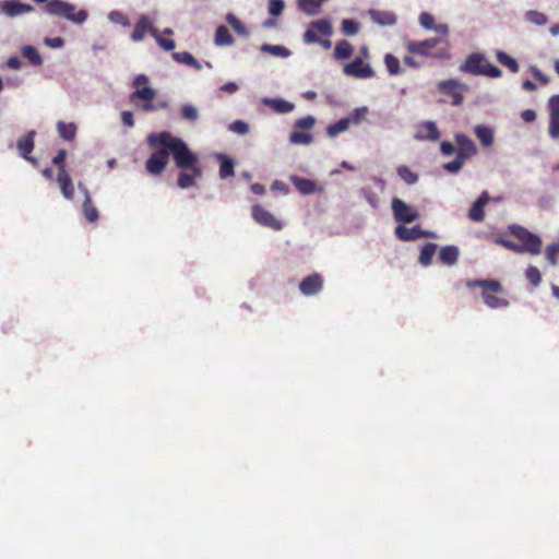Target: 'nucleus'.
Returning a JSON list of instances; mask_svg holds the SVG:
<instances>
[{
  "instance_id": "21",
  "label": "nucleus",
  "mask_w": 559,
  "mask_h": 559,
  "mask_svg": "<svg viewBox=\"0 0 559 559\" xmlns=\"http://www.w3.org/2000/svg\"><path fill=\"white\" fill-rule=\"evenodd\" d=\"M153 27L152 22L147 15H142L135 23L133 32L131 33V39L135 43L142 41L147 33L152 35Z\"/></svg>"
},
{
  "instance_id": "13",
  "label": "nucleus",
  "mask_w": 559,
  "mask_h": 559,
  "mask_svg": "<svg viewBox=\"0 0 559 559\" xmlns=\"http://www.w3.org/2000/svg\"><path fill=\"white\" fill-rule=\"evenodd\" d=\"M159 150L153 153L146 160L145 168L151 175H160L169 160L167 148L158 147Z\"/></svg>"
},
{
  "instance_id": "62",
  "label": "nucleus",
  "mask_w": 559,
  "mask_h": 559,
  "mask_svg": "<svg viewBox=\"0 0 559 559\" xmlns=\"http://www.w3.org/2000/svg\"><path fill=\"white\" fill-rule=\"evenodd\" d=\"M121 121L126 127L132 128L134 126L133 114L129 110L122 111Z\"/></svg>"
},
{
  "instance_id": "25",
  "label": "nucleus",
  "mask_w": 559,
  "mask_h": 559,
  "mask_svg": "<svg viewBox=\"0 0 559 559\" xmlns=\"http://www.w3.org/2000/svg\"><path fill=\"white\" fill-rule=\"evenodd\" d=\"M2 11L8 16H17L24 13H29L33 11V7L31 4L17 2V1H8L3 4Z\"/></svg>"
},
{
  "instance_id": "9",
  "label": "nucleus",
  "mask_w": 559,
  "mask_h": 559,
  "mask_svg": "<svg viewBox=\"0 0 559 559\" xmlns=\"http://www.w3.org/2000/svg\"><path fill=\"white\" fill-rule=\"evenodd\" d=\"M439 91L451 97V104L453 106H460L463 103V92L467 90V86L465 84L460 83L459 81L454 79L441 81L438 84Z\"/></svg>"
},
{
  "instance_id": "40",
  "label": "nucleus",
  "mask_w": 559,
  "mask_h": 559,
  "mask_svg": "<svg viewBox=\"0 0 559 559\" xmlns=\"http://www.w3.org/2000/svg\"><path fill=\"white\" fill-rule=\"evenodd\" d=\"M24 58H26L32 64L40 66L43 63V59L38 52V50L31 45L24 46L21 50Z\"/></svg>"
},
{
  "instance_id": "49",
  "label": "nucleus",
  "mask_w": 559,
  "mask_h": 559,
  "mask_svg": "<svg viewBox=\"0 0 559 559\" xmlns=\"http://www.w3.org/2000/svg\"><path fill=\"white\" fill-rule=\"evenodd\" d=\"M465 162V159L460 158V156L456 155L452 162L445 163L443 165V169L448 173L456 174L462 169Z\"/></svg>"
},
{
  "instance_id": "11",
  "label": "nucleus",
  "mask_w": 559,
  "mask_h": 559,
  "mask_svg": "<svg viewBox=\"0 0 559 559\" xmlns=\"http://www.w3.org/2000/svg\"><path fill=\"white\" fill-rule=\"evenodd\" d=\"M252 217L259 225L267 227L273 230H281L283 224L270 211L260 204L252 206Z\"/></svg>"
},
{
  "instance_id": "47",
  "label": "nucleus",
  "mask_w": 559,
  "mask_h": 559,
  "mask_svg": "<svg viewBox=\"0 0 559 559\" xmlns=\"http://www.w3.org/2000/svg\"><path fill=\"white\" fill-rule=\"evenodd\" d=\"M152 36L156 39L157 44L166 51L174 50L176 45L173 39L164 38L158 29H153Z\"/></svg>"
},
{
  "instance_id": "20",
  "label": "nucleus",
  "mask_w": 559,
  "mask_h": 559,
  "mask_svg": "<svg viewBox=\"0 0 559 559\" xmlns=\"http://www.w3.org/2000/svg\"><path fill=\"white\" fill-rule=\"evenodd\" d=\"M202 176V169L200 166L189 167L182 170L178 175L177 185L181 189H188L195 185V179Z\"/></svg>"
},
{
  "instance_id": "60",
  "label": "nucleus",
  "mask_w": 559,
  "mask_h": 559,
  "mask_svg": "<svg viewBox=\"0 0 559 559\" xmlns=\"http://www.w3.org/2000/svg\"><path fill=\"white\" fill-rule=\"evenodd\" d=\"M45 44L51 48H61L64 45V39L62 37H46Z\"/></svg>"
},
{
  "instance_id": "23",
  "label": "nucleus",
  "mask_w": 559,
  "mask_h": 559,
  "mask_svg": "<svg viewBox=\"0 0 559 559\" xmlns=\"http://www.w3.org/2000/svg\"><path fill=\"white\" fill-rule=\"evenodd\" d=\"M416 140L438 141L440 139V131L433 121H425L420 126V130L415 134Z\"/></svg>"
},
{
  "instance_id": "30",
  "label": "nucleus",
  "mask_w": 559,
  "mask_h": 559,
  "mask_svg": "<svg viewBox=\"0 0 559 559\" xmlns=\"http://www.w3.org/2000/svg\"><path fill=\"white\" fill-rule=\"evenodd\" d=\"M264 104L278 114H287L294 109V105L280 98H265Z\"/></svg>"
},
{
  "instance_id": "28",
  "label": "nucleus",
  "mask_w": 559,
  "mask_h": 559,
  "mask_svg": "<svg viewBox=\"0 0 559 559\" xmlns=\"http://www.w3.org/2000/svg\"><path fill=\"white\" fill-rule=\"evenodd\" d=\"M371 20L382 26H390L396 23V16L389 11L372 10L370 11Z\"/></svg>"
},
{
  "instance_id": "12",
  "label": "nucleus",
  "mask_w": 559,
  "mask_h": 559,
  "mask_svg": "<svg viewBox=\"0 0 559 559\" xmlns=\"http://www.w3.org/2000/svg\"><path fill=\"white\" fill-rule=\"evenodd\" d=\"M343 72L353 78L357 79H369L374 76V71L370 64L365 63L361 58H356L349 63H346L343 68Z\"/></svg>"
},
{
  "instance_id": "54",
  "label": "nucleus",
  "mask_w": 559,
  "mask_h": 559,
  "mask_svg": "<svg viewBox=\"0 0 559 559\" xmlns=\"http://www.w3.org/2000/svg\"><path fill=\"white\" fill-rule=\"evenodd\" d=\"M284 7L285 4L283 0H270L269 12L273 16H278L283 13Z\"/></svg>"
},
{
  "instance_id": "29",
  "label": "nucleus",
  "mask_w": 559,
  "mask_h": 559,
  "mask_svg": "<svg viewBox=\"0 0 559 559\" xmlns=\"http://www.w3.org/2000/svg\"><path fill=\"white\" fill-rule=\"evenodd\" d=\"M459 249L455 246H445L441 248L439 259L445 265H454L459 260Z\"/></svg>"
},
{
  "instance_id": "46",
  "label": "nucleus",
  "mask_w": 559,
  "mask_h": 559,
  "mask_svg": "<svg viewBox=\"0 0 559 559\" xmlns=\"http://www.w3.org/2000/svg\"><path fill=\"white\" fill-rule=\"evenodd\" d=\"M359 32V23L355 20L345 19L342 21V33L346 36H354Z\"/></svg>"
},
{
  "instance_id": "52",
  "label": "nucleus",
  "mask_w": 559,
  "mask_h": 559,
  "mask_svg": "<svg viewBox=\"0 0 559 559\" xmlns=\"http://www.w3.org/2000/svg\"><path fill=\"white\" fill-rule=\"evenodd\" d=\"M198 110L192 105H185L181 108V117L189 121H195L198 119Z\"/></svg>"
},
{
  "instance_id": "39",
  "label": "nucleus",
  "mask_w": 559,
  "mask_h": 559,
  "mask_svg": "<svg viewBox=\"0 0 559 559\" xmlns=\"http://www.w3.org/2000/svg\"><path fill=\"white\" fill-rule=\"evenodd\" d=\"M349 124H350V118H342L338 121H336L335 123L330 124L326 128V133L331 138L336 136L337 134L346 131L349 128Z\"/></svg>"
},
{
  "instance_id": "17",
  "label": "nucleus",
  "mask_w": 559,
  "mask_h": 559,
  "mask_svg": "<svg viewBox=\"0 0 559 559\" xmlns=\"http://www.w3.org/2000/svg\"><path fill=\"white\" fill-rule=\"evenodd\" d=\"M549 128L548 132L552 139H559V95H554L548 100Z\"/></svg>"
},
{
  "instance_id": "24",
  "label": "nucleus",
  "mask_w": 559,
  "mask_h": 559,
  "mask_svg": "<svg viewBox=\"0 0 559 559\" xmlns=\"http://www.w3.org/2000/svg\"><path fill=\"white\" fill-rule=\"evenodd\" d=\"M489 201V195L483 192L468 211V217L474 222H481L485 217L484 207Z\"/></svg>"
},
{
  "instance_id": "45",
  "label": "nucleus",
  "mask_w": 559,
  "mask_h": 559,
  "mask_svg": "<svg viewBox=\"0 0 559 559\" xmlns=\"http://www.w3.org/2000/svg\"><path fill=\"white\" fill-rule=\"evenodd\" d=\"M384 63L390 74L396 75L402 72L400 61L395 56L386 53L384 57Z\"/></svg>"
},
{
  "instance_id": "5",
  "label": "nucleus",
  "mask_w": 559,
  "mask_h": 559,
  "mask_svg": "<svg viewBox=\"0 0 559 559\" xmlns=\"http://www.w3.org/2000/svg\"><path fill=\"white\" fill-rule=\"evenodd\" d=\"M468 288H481V297L485 305L491 309L504 308L509 306L508 299L499 297L504 289L502 284L496 280H469L466 282Z\"/></svg>"
},
{
  "instance_id": "50",
  "label": "nucleus",
  "mask_w": 559,
  "mask_h": 559,
  "mask_svg": "<svg viewBox=\"0 0 559 559\" xmlns=\"http://www.w3.org/2000/svg\"><path fill=\"white\" fill-rule=\"evenodd\" d=\"M525 275H526V278L532 283L533 286H538L540 281H542V276H540V272L539 270L536 267V266H528L526 272H525Z\"/></svg>"
},
{
  "instance_id": "56",
  "label": "nucleus",
  "mask_w": 559,
  "mask_h": 559,
  "mask_svg": "<svg viewBox=\"0 0 559 559\" xmlns=\"http://www.w3.org/2000/svg\"><path fill=\"white\" fill-rule=\"evenodd\" d=\"M229 130L238 134H246L249 132V126L242 120H236L229 126Z\"/></svg>"
},
{
  "instance_id": "1",
  "label": "nucleus",
  "mask_w": 559,
  "mask_h": 559,
  "mask_svg": "<svg viewBox=\"0 0 559 559\" xmlns=\"http://www.w3.org/2000/svg\"><path fill=\"white\" fill-rule=\"evenodd\" d=\"M151 147L167 148L168 155L171 154L178 168L186 170L189 167L199 166V158L181 139L174 136L168 131L152 133L147 138Z\"/></svg>"
},
{
  "instance_id": "15",
  "label": "nucleus",
  "mask_w": 559,
  "mask_h": 559,
  "mask_svg": "<svg viewBox=\"0 0 559 559\" xmlns=\"http://www.w3.org/2000/svg\"><path fill=\"white\" fill-rule=\"evenodd\" d=\"M395 236L402 241H414L420 238L433 237V234L423 230L419 226L409 228L404 225H399L395 227Z\"/></svg>"
},
{
  "instance_id": "57",
  "label": "nucleus",
  "mask_w": 559,
  "mask_h": 559,
  "mask_svg": "<svg viewBox=\"0 0 559 559\" xmlns=\"http://www.w3.org/2000/svg\"><path fill=\"white\" fill-rule=\"evenodd\" d=\"M227 21L238 34L246 35L248 33L245 25L235 15L229 14Z\"/></svg>"
},
{
  "instance_id": "41",
  "label": "nucleus",
  "mask_w": 559,
  "mask_h": 559,
  "mask_svg": "<svg viewBox=\"0 0 559 559\" xmlns=\"http://www.w3.org/2000/svg\"><path fill=\"white\" fill-rule=\"evenodd\" d=\"M400 178L407 185H414L418 181V175L411 170L409 167L402 165L396 168Z\"/></svg>"
},
{
  "instance_id": "3",
  "label": "nucleus",
  "mask_w": 559,
  "mask_h": 559,
  "mask_svg": "<svg viewBox=\"0 0 559 559\" xmlns=\"http://www.w3.org/2000/svg\"><path fill=\"white\" fill-rule=\"evenodd\" d=\"M133 92L130 94V103L144 112L155 110L153 104L157 92L150 86V79L145 74H138L132 82Z\"/></svg>"
},
{
  "instance_id": "33",
  "label": "nucleus",
  "mask_w": 559,
  "mask_h": 559,
  "mask_svg": "<svg viewBox=\"0 0 559 559\" xmlns=\"http://www.w3.org/2000/svg\"><path fill=\"white\" fill-rule=\"evenodd\" d=\"M322 0H298V8L307 15H316L320 12Z\"/></svg>"
},
{
  "instance_id": "53",
  "label": "nucleus",
  "mask_w": 559,
  "mask_h": 559,
  "mask_svg": "<svg viewBox=\"0 0 559 559\" xmlns=\"http://www.w3.org/2000/svg\"><path fill=\"white\" fill-rule=\"evenodd\" d=\"M559 254V243H551L546 249V258L550 264H557V257Z\"/></svg>"
},
{
  "instance_id": "8",
  "label": "nucleus",
  "mask_w": 559,
  "mask_h": 559,
  "mask_svg": "<svg viewBox=\"0 0 559 559\" xmlns=\"http://www.w3.org/2000/svg\"><path fill=\"white\" fill-rule=\"evenodd\" d=\"M333 33L332 24L329 20L322 19L312 21L309 27L304 33L302 39L306 44H317L319 41V34L324 37H330Z\"/></svg>"
},
{
  "instance_id": "32",
  "label": "nucleus",
  "mask_w": 559,
  "mask_h": 559,
  "mask_svg": "<svg viewBox=\"0 0 559 559\" xmlns=\"http://www.w3.org/2000/svg\"><path fill=\"white\" fill-rule=\"evenodd\" d=\"M215 45L229 46L234 43V37L225 25H221L215 32Z\"/></svg>"
},
{
  "instance_id": "48",
  "label": "nucleus",
  "mask_w": 559,
  "mask_h": 559,
  "mask_svg": "<svg viewBox=\"0 0 559 559\" xmlns=\"http://www.w3.org/2000/svg\"><path fill=\"white\" fill-rule=\"evenodd\" d=\"M261 50L271 52L272 55L277 56V57L285 58V57L289 56V50L287 48H285L284 46L264 44V45H262Z\"/></svg>"
},
{
  "instance_id": "6",
  "label": "nucleus",
  "mask_w": 559,
  "mask_h": 559,
  "mask_svg": "<svg viewBox=\"0 0 559 559\" xmlns=\"http://www.w3.org/2000/svg\"><path fill=\"white\" fill-rule=\"evenodd\" d=\"M38 3H46L45 11L48 14L63 17L75 24H83L87 20L85 10H76L75 5L62 0H34Z\"/></svg>"
},
{
  "instance_id": "16",
  "label": "nucleus",
  "mask_w": 559,
  "mask_h": 559,
  "mask_svg": "<svg viewBox=\"0 0 559 559\" xmlns=\"http://www.w3.org/2000/svg\"><path fill=\"white\" fill-rule=\"evenodd\" d=\"M454 139L457 145L456 155L460 156V158L467 160L477 154V147L475 143L466 134L457 133L455 134Z\"/></svg>"
},
{
  "instance_id": "14",
  "label": "nucleus",
  "mask_w": 559,
  "mask_h": 559,
  "mask_svg": "<svg viewBox=\"0 0 559 559\" xmlns=\"http://www.w3.org/2000/svg\"><path fill=\"white\" fill-rule=\"evenodd\" d=\"M36 132L34 130L28 131L24 136L20 138L16 142L17 151L20 155L33 165L37 164V159L31 156L35 147Z\"/></svg>"
},
{
  "instance_id": "64",
  "label": "nucleus",
  "mask_w": 559,
  "mask_h": 559,
  "mask_svg": "<svg viewBox=\"0 0 559 559\" xmlns=\"http://www.w3.org/2000/svg\"><path fill=\"white\" fill-rule=\"evenodd\" d=\"M521 118L524 122L531 123L536 120V112L533 109H525L522 111Z\"/></svg>"
},
{
  "instance_id": "61",
  "label": "nucleus",
  "mask_w": 559,
  "mask_h": 559,
  "mask_svg": "<svg viewBox=\"0 0 559 559\" xmlns=\"http://www.w3.org/2000/svg\"><path fill=\"white\" fill-rule=\"evenodd\" d=\"M440 151L443 155L450 156L455 152V146L453 143L449 141H443L440 144Z\"/></svg>"
},
{
  "instance_id": "55",
  "label": "nucleus",
  "mask_w": 559,
  "mask_h": 559,
  "mask_svg": "<svg viewBox=\"0 0 559 559\" xmlns=\"http://www.w3.org/2000/svg\"><path fill=\"white\" fill-rule=\"evenodd\" d=\"M316 120L312 116L300 118L296 121L295 127L301 130H310L314 126Z\"/></svg>"
},
{
  "instance_id": "35",
  "label": "nucleus",
  "mask_w": 559,
  "mask_h": 559,
  "mask_svg": "<svg viewBox=\"0 0 559 559\" xmlns=\"http://www.w3.org/2000/svg\"><path fill=\"white\" fill-rule=\"evenodd\" d=\"M496 57H497L498 62L500 64H502L503 67L508 68L510 70V72H512V73L519 72L520 67H519L518 61L514 58H512L511 56H509L508 53H506L504 51H501V50H498L496 52Z\"/></svg>"
},
{
  "instance_id": "31",
  "label": "nucleus",
  "mask_w": 559,
  "mask_h": 559,
  "mask_svg": "<svg viewBox=\"0 0 559 559\" xmlns=\"http://www.w3.org/2000/svg\"><path fill=\"white\" fill-rule=\"evenodd\" d=\"M474 132H475V135L477 136V139L480 141V143L484 146L487 147V146L492 145V143H493V132H492V130L489 127L483 126V124H478V126L475 127Z\"/></svg>"
},
{
  "instance_id": "59",
  "label": "nucleus",
  "mask_w": 559,
  "mask_h": 559,
  "mask_svg": "<svg viewBox=\"0 0 559 559\" xmlns=\"http://www.w3.org/2000/svg\"><path fill=\"white\" fill-rule=\"evenodd\" d=\"M66 157H67V151L66 150H59L57 155L52 158L53 165H56L59 169H66Z\"/></svg>"
},
{
  "instance_id": "2",
  "label": "nucleus",
  "mask_w": 559,
  "mask_h": 559,
  "mask_svg": "<svg viewBox=\"0 0 559 559\" xmlns=\"http://www.w3.org/2000/svg\"><path fill=\"white\" fill-rule=\"evenodd\" d=\"M509 233L519 239L522 243H516L501 237L495 238L493 242L515 253H540L542 240L537 235L532 234L525 227L518 224L510 225Z\"/></svg>"
},
{
  "instance_id": "7",
  "label": "nucleus",
  "mask_w": 559,
  "mask_h": 559,
  "mask_svg": "<svg viewBox=\"0 0 559 559\" xmlns=\"http://www.w3.org/2000/svg\"><path fill=\"white\" fill-rule=\"evenodd\" d=\"M460 70L465 73L474 75H485L488 78H500L502 72L495 64L490 63L483 55L472 53L465 62L460 67Z\"/></svg>"
},
{
  "instance_id": "63",
  "label": "nucleus",
  "mask_w": 559,
  "mask_h": 559,
  "mask_svg": "<svg viewBox=\"0 0 559 559\" xmlns=\"http://www.w3.org/2000/svg\"><path fill=\"white\" fill-rule=\"evenodd\" d=\"M366 114H367V108L366 107L356 109L352 114V116L349 117L350 121H353L354 123L358 124L361 121V119L365 117Z\"/></svg>"
},
{
  "instance_id": "27",
  "label": "nucleus",
  "mask_w": 559,
  "mask_h": 559,
  "mask_svg": "<svg viewBox=\"0 0 559 559\" xmlns=\"http://www.w3.org/2000/svg\"><path fill=\"white\" fill-rule=\"evenodd\" d=\"M419 23L426 29H435L436 32L443 34V37H447L448 35V26L445 24L436 25L435 17L428 12H423L419 15Z\"/></svg>"
},
{
  "instance_id": "26",
  "label": "nucleus",
  "mask_w": 559,
  "mask_h": 559,
  "mask_svg": "<svg viewBox=\"0 0 559 559\" xmlns=\"http://www.w3.org/2000/svg\"><path fill=\"white\" fill-rule=\"evenodd\" d=\"M289 179L295 188L304 195H308L317 191V183L311 179L302 178L296 175L290 176Z\"/></svg>"
},
{
  "instance_id": "44",
  "label": "nucleus",
  "mask_w": 559,
  "mask_h": 559,
  "mask_svg": "<svg viewBox=\"0 0 559 559\" xmlns=\"http://www.w3.org/2000/svg\"><path fill=\"white\" fill-rule=\"evenodd\" d=\"M289 141L294 144H310L313 141V136L304 131H294L289 135Z\"/></svg>"
},
{
  "instance_id": "43",
  "label": "nucleus",
  "mask_w": 559,
  "mask_h": 559,
  "mask_svg": "<svg viewBox=\"0 0 559 559\" xmlns=\"http://www.w3.org/2000/svg\"><path fill=\"white\" fill-rule=\"evenodd\" d=\"M525 20L532 24L539 25V26L545 25L548 22L547 16L544 13L536 11V10L527 11L525 13Z\"/></svg>"
},
{
  "instance_id": "19",
  "label": "nucleus",
  "mask_w": 559,
  "mask_h": 559,
  "mask_svg": "<svg viewBox=\"0 0 559 559\" xmlns=\"http://www.w3.org/2000/svg\"><path fill=\"white\" fill-rule=\"evenodd\" d=\"M79 189L84 194V201L82 204V212L86 221L90 223H96L99 218V213L97 207L92 201L91 194L86 187H84L82 183H79Z\"/></svg>"
},
{
  "instance_id": "58",
  "label": "nucleus",
  "mask_w": 559,
  "mask_h": 559,
  "mask_svg": "<svg viewBox=\"0 0 559 559\" xmlns=\"http://www.w3.org/2000/svg\"><path fill=\"white\" fill-rule=\"evenodd\" d=\"M361 192H362L365 199L367 200V202L371 206H373V207L378 206V202H379L378 197L370 188H364L361 190Z\"/></svg>"
},
{
  "instance_id": "37",
  "label": "nucleus",
  "mask_w": 559,
  "mask_h": 559,
  "mask_svg": "<svg viewBox=\"0 0 559 559\" xmlns=\"http://www.w3.org/2000/svg\"><path fill=\"white\" fill-rule=\"evenodd\" d=\"M57 130L59 135L67 141L74 140L76 135V126L73 122L66 123L63 121H59L57 124Z\"/></svg>"
},
{
  "instance_id": "18",
  "label": "nucleus",
  "mask_w": 559,
  "mask_h": 559,
  "mask_svg": "<svg viewBox=\"0 0 559 559\" xmlns=\"http://www.w3.org/2000/svg\"><path fill=\"white\" fill-rule=\"evenodd\" d=\"M323 287V278L320 274L314 273L305 277L299 283L300 292L306 296L316 295L321 292Z\"/></svg>"
},
{
  "instance_id": "42",
  "label": "nucleus",
  "mask_w": 559,
  "mask_h": 559,
  "mask_svg": "<svg viewBox=\"0 0 559 559\" xmlns=\"http://www.w3.org/2000/svg\"><path fill=\"white\" fill-rule=\"evenodd\" d=\"M222 158L221 167H219V177L222 179L233 177L235 175L234 170V162L223 155L219 156Z\"/></svg>"
},
{
  "instance_id": "36",
  "label": "nucleus",
  "mask_w": 559,
  "mask_h": 559,
  "mask_svg": "<svg viewBox=\"0 0 559 559\" xmlns=\"http://www.w3.org/2000/svg\"><path fill=\"white\" fill-rule=\"evenodd\" d=\"M437 245L432 242H427L420 250L419 254V263L424 266H428L432 262V258L436 253Z\"/></svg>"
},
{
  "instance_id": "38",
  "label": "nucleus",
  "mask_w": 559,
  "mask_h": 559,
  "mask_svg": "<svg viewBox=\"0 0 559 559\" xmlns=\"http://www.w3.org/2000/svg\"><path fill=\"white\" fill-rule=\"evenodd\" d=\"M173 58L178 63L190 66L197 70L201 69L200 62L188 51L175 52L173 53Z\"/></svg>"
},
{
  "instance_id": "22",
  "label": "nucleus",
  "mask_w": 559,
  "mask_h": 559,
  "mask_svg": "<svg viewBox=\"0 0 559 559\" xmlns=\"http://www.w3.org/2000/svg\"><path fill=\"white\" fill-rule=\"evenodd\" d=\"M57 182L61 189L62 195L67 199L72 201L74 198V187L72 179L67 171V169H59L58 176H57Z\"/></svg>"
},
{
  "instance_id": "51",
  "label": "nucleus",
  "mask_w": 559,
  "mask_h": 559,
  "mask_svg": "<svg viewBox=\"0 0 559 559\" xmlns=\"http://www.w3.org/2000/svg\"><path fill=\"white\" fill-rule=\"evenodd\" d=\"M108 19H109L110 22L116 23V24H120L122 26H129L130 25V21H129L128 16L124 15L120 11H111L108 14Z\"/></svg>"
},
{
  "instance_id": "34",
  "label": "nucleus",
  "mask_w": 559,
  "mask_h": 559,
  "mask_svg": "<svg viewBox=\"0 0 559 559\" xmlns=\"http://www.w3.org/2000/svg\"><path fill=\"white\" fill-rule=\"evenodd\" d=\"M354 47L347 40H341L335 45L334 58L337 60H344L352 57Z\"/></svg>"
},
{
  "instance_id": "4",
  "label": "nucleus",
  "mask_w": 559,
  "mask_h": 559,
  "mask_svg": "<svg viewBox=\"0 0 559 559\" xmlns=\"http://www.w3.org/2000/svg\"><path fill=\"white\" fill-rule=\"evenodd\" d=\"M411 53L436 59H449V43L447 37L411 40L406 45Z\"/></svg>"
},
{
  "instance_id": "10",
  "label": "nucleus",
  "mask_w": 559,
  "mask_h": 559,
  "mask_svg": "<svg viewBox=\"0 0 559 559\" xmlns=\"http://www.w3.org/2000/svg\"><path fill=\"white\" fill-rule=\"evenodd\" d=\"M392 212L399 223H413L419 218V213L399 198L392 200Z\"/></svg>"
}]
</instances>
